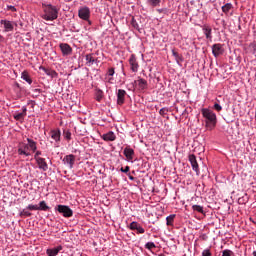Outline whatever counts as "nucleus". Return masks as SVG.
Masks as SVG:
<instances>
[{"instance_id": "nucleus-17", "label": "nucleus", "mask_w": 256, "mask_h": 256, "mask_svg": "<svg viewBox=\"0 0 256 256\" xmlns=\"http://www.w3.org/2000/svg\"><path fill=\"white\" fill-rule=\"evenodd\" d=\"M59 251H63V246H58L56 248L47 249L46 255L48 256H57L59 255Z\"/></svg>"}, {"instance_id": "nucleus-10", "label": "nucleus", "mask_w": 256, "mask_h": 256, "mask_svg": "<svg viewBox=\"0 0 256 256\" xmlns=\"http://www.w3.org/2000/svg\"><path fill=\"white\" fill-rule=\"evenodd\" d=\"M62 54L65 55H71V53H73V48H71V46L67 43H61L59 45Z\"/></svg>"}, {"instance_id": "nucleus-24", "label": "nucleus", "mask_w": 256, "mask_h": 256, "mask_svg": "<svg viewBox=\"0 0 256 256\" xmlns=\"http://www.w3.org/2000/svg\"><path fill=\"white\" fill-rule=\"evenodd\" d=\"M147 5H149V7H159L161 5V0H146Z\"/></svg>"}, {"instance_id": "nucleus-18", "label": "nucleus", "mask_w": 256, "mask_h": 256, "mask_svg": "<svg viewBox=\"0 0 256 256\" xmlns=\"http://www.w3.org/2000/svg\"><path fill=\"white\" fill-rule=\"evenodd\" d=\"M27 116V107H22V112L15 114L14 115V119L16 121H23L25 119V117Z\"/></svg>"}, {"instance_id": "nucleus-8", "label": "nucleus", "mask_w": 256, "mask_h": 256, "mask_svg": "<svg viewBox=\"0 0 256 256\" xmlns=\"http://www.w3.org/2000/svg\"><path fill=\"white\" fill-rule=\"evenodd\" d=\"M129 63L131 71H133V73H137V71H139V63L137 62V58L135 57V55L130 56Z\"/></svg>"}, {"instance_id": "nucleus-7", "label": "nucleus", "mask_w": 256, "mask_h": 256, "mask_svg": "<svg viewBox=\"0 0 256 256\" xmlns=\"http://www.w3.org/2000/svg\"><path fill=\"white\" fill-rule=\"evenodd\" d=\"M0 24L4 26V33H9L15 29L13 22L9 20H1Z\"/></svg>"}, {"instance_id": "nucleus-9", "label": "nucleus", "mask_w": 256, "mask_h": 256, "mask_svg": "<svg viewBox=\"0 0 256 256\" xmlns=\"http://www.w3.org/2000/svg\"><path fill=\"white\" fill-rule=\"evenodd\" d=\"M224 52H225V50L223 49V45L214 44L212 46V53H213L214 57H219L220 55H223Z\"/></svg>"}, {"instance_id": "nucleus-51", "label": "nucleus", "mask_w": 256, "mask_h": 256, "mask_svg": "<svg viewBox=\"0 0 256 256\" xmlns=\"http://www.w3.org/2000/svg\"><path fill=\"white\" fill-rule=\"evenodd\" d=\"M130 179L133 180L134 178L132 176H130Z\"/></svg>"}, {"instance_id": "nucleus-19", "label": "nucleus", "mask_w": 256, "mask_h": 256, "mask_svg": "<svg viewBox=\"0 0 256 256\" xmlns=\"http://www.w3.org/2000/svg\"><path fill=\"white\" fill-rule=\"evenodd\" d=\"M40 70L44 71V73H46V75H48L49 77H52L53 79H55L58 75L55 70H51V69L45 68L43 66H40Z\"/></svg>"}, {"instance_id": "nucleus-35", "label": "nucleus", "mask_w": 256, "mask_h": 256, "mask_svg": "<svg viewBox=\"0 0 256 256\" xmlns=\"http://www.w3.org/2000/svg\"><path fill=\"white\" fill-rule=\"evenodd\" d=\"M26 209H28L29 211H39V206L30 204L27 206Z\"/></svg>"}, {"instance_id": "nucleus-27", "label": "nucleus", "mask_w": 256, "mask_h": 256, "mask_svg": "<svg viewBox=\"0 0 256 256\" xmlns=\"http://www.w3.org/2000/svg\"><path fill=\"white\" fill-rule=\"evenodd\" d=\"M38 211H49V206L45 201H41L38 206Z\"/></svg>"}, {"instance_id": "nucleus-37", "label": "nucleus", "mask_w": 256, "mask_h": 256, "mask_svg": "<svg viewBox=\"0 0 256 256\" xmlns=\"http://www.w3.org/2000/svg\"><path fill=\"white\" fill-rule=\"evenodd\" d=\"M137 227H139V223L138 222H131L129 228L131 229V231H135L137 229Z\"/></svg>"}, {"instance_id": "nucleus-39", "label": "nucleus", "mask_w": 256, "mask_h": 256, "mask_svg": "<svg viewBox=\"0 0 256 256\" xmlns=\"http://www.w3.org/2000/svg\"><path fill=\"white\" fill-rule=\"evenodd\" d=\"M135 231H137V233L143 234L145 233V228L141 227V224H139Z\"/></svg>"}, {"instance_id": "nucleus-5", "label": "nucleus", "mask_w": 256, "mask_h": 256, "mask_svg": "<svg viewBox=\"0 0 256 256\" xmlns=\"http://www.w3.org/2000/svg\"><path fill=\"white\" fill-rule=\"evenodd\" d=\"M78 16L80 17V19L88 21L89 17H91V10L87 6L82 7L78 11Z\"/></svg>"}, {"instance_id": "nucleus-12", "label": "nucleus", "mask_w": 256, "mask_h": 256, "mask_svg": "<svg viewBox=\"0 0 256 256\" xmlns=\"http://www.w3.org/2000/svg\"><path fill=\"white\" fill-rule=\"evenodd\" d=\"M125 95L127 92L123 89H119L117 92V105H123L125 103Z\"/></svg>"}, {"instance_id": "nucleus-16", "label": "nucleus", "mask_w": 256, "mask_h": 256, "mask_svg": "<svg viewBox=\"0 0 256 256\" xmlns=\"http://www.w3.org/2000/svg\"><path fill=\"white\" fill-rule=\"evenodd\" d=\"M36 163L39 169H42V171H47V169H49V166L47 165L45 158H37Z\"/></svg>"}, {"instance_id": "nucleus-13", "label": "nucleus", "mask_w": 256, "mask_h": 256, "mask_svg": "<svg viewBox=\"0 0 256 256\" xmlns=\"http://www.w3.org/2000/svg\"><path fill=\"white\" fill-rule=\"evenodd\" d=\"M63 161L66 165L70 167V169H73V165H75V155L73 154L66 155Z\"/></svg>"}, {"instance_id": "nucleus-33", "label": "nucleus", "mask_w": 256, "mask_h": 256, "mask_svg": "<svg viewBox=\"0 0 256 256\" xmlns=\"http://www.w3.org/2000/svg\"><path fill=\"white\" fill-rule=\"evenodd\" d=\"M19 215L21 216V217H31V212H29V211H27V208L26 209H23L20 213H19Z\"/></svg>"}, {"instance_id": "nucleus-49", "label": "nucleus", "mask_w": 256, "mask_h": 256, "mask_svg": "<svg viewBox=\"0 0 256 256\" xmlns=\"http://www.w3.org/2000/svg\"><path fill=\"white\" fill-rule=\"evenodd\" d=\"M3 41H5V38L0 34V43H3Z\"/></svg>"}, {"instance_id": "nucleus-21", "label": "nucleus", "mask_w": 256, "mask_h": 256, "mask_svg": "<svg viewBox=\"0 0 256 256\" xmlns=\"http://www.w3.org/2000/svg\"><path fill=\"white\" fill-rule=\"evenodd\" d=\"M28 142V148L32 153H35L37 151V142H35L33 139L27 138Z\"/></svg>"}, {"instance_id": "nucleus-34", "label": "nucleus", "mask_w": 256, "mask_h": 256, "mask_svg": "<svg viewBox=\"0 0 256 256\" xmlns=\"http://www.w3.org/2000/svg\"><path fill=\"white\" fill-rule=\"evenodd\" d=\"M167 113H169V108H167V107L161 108L159 111V115H161L162 117H165V115H167Z\"/></svg>"}, {"instance_id": "nucleus-29", "label": "nucleus", "mask_w": 256, "mask_h": 256, "mask_svg": "<svg viewBox=\"0 0 256 256\" xmlns=\"http://www.w3.org/2000/svg\"><path fill=\"white\" fill-rule=\"evenodd\" d=\"M86 61H87V64L89 65V67H91V65H93V63H95V58L93 57V54H87Z\"/></svg>"}, {"instance_id": "nucleus-25", "label": "nucleus", "mask_w": 256, "mask_h": 256, "mask_svg": "<svg viewBox=\"0 0 256 256\" xmlns=\"http://www.w3.org/2000/svg\"><path fill=\"white\" fill-rule=\"evenodd\" d=\"M103 97H104L103 90L97 89L96 92H95L96 101L101 102L103 100Z\"/></svg>"}, {"instance_id": "nucleus-43", "label": "nucleus", "mask_w": 256, "mask_h": 256, "mask_svg": "<svg viewBox=\"0 0 256 256\" xmlns=\"http://www.w3.org/2000/svg\"><path fill=\"white\" fill-rule=\"evenodd\" d=\"M108 75H109V77H113V75H115V69L114 68H110L108 70Z\"/></svg>"}, {"instance_id": "nucleus-45", "label": "nucleus", "mask_w": 256, "mask_h": 256, "mask_svg": "<svg viewBox=\"0 0 256 256\" xmlns=\"http://www.w3.org/2000/svg\"><path fill=\"white\" fill-rule=\"evenodd\" d=\"M39 155H41V151H36V153H35V155H34L35 161H36L37 159H41V157H39Z\"/></svg>"}, {"instance_id": "nucleus-6", "label": "nucleus", "mask_w": 256, "mask_h": 256, "mask_svg": "<svg viewBox=\"0 0 256 256\" xmlns=\"http://www.w3.org/2000/svg\"><path fill=\"white\" fill-rule=\"evenodd\" d=\"M188 159L189 162L191 163L193 171H195L197 175H199V163H197V157L194 154H190Z\"/></svg>"}, {"instance_id": "nucleus-42", "label": "nucleus", "mask_w": 256, "mask_h": 256, "mask_svg": "<svg viewBox=\"0 0 256 256\" xmlns=\"http://www.w3.org/2000/svg\"><path fill=\"white\" fill-rule=\"evenodd\" d=\"M202 256H211V251L209 249L203 250Z\"/></svg>"}, {"instance_id": "nucleus-15", "label": "nucleus", "mask_w": 256, "mask_h": 256, "mask_svg": "<svg viewBox=\"0 0 256 256\" xmlns=\"http://www.w3.org/2000/svg\"><path fill=\"white\" fill-rule=\"evenodd\" d=\"M124 155L128 161H133V157L135 156V150H133V148L126 147L124 149Z\"/></svg>"}, {"instance_id": "nucleus-38", "label": "nucleus", "mask_w": 256, "mask_h": 256, "mask_svg": "<svg viewBox=\"0 0 256 256\" xmlns=\"http://www.w3.org/2000/svg\"><path fill=\"white\" fill-rule=\"evenodd\" d=\"M131 25L134 29L139 30V24L137 23V20H135V18H132Z\"/></svg>"}, {"instance_id": "nucleus-44", "label": "nucleus", "mask_w": 256, "mask_h": 256, "mask_svg": "<svg viewBox=\"0 0 256 256\" xmlns=\"http://www.w3.org/2000/svg\"><path fill=\"white\" fill-rule=\"evenodd\" d=\"M130 169H131V168H130L129 166H126L125 168H121L120 171H121L122 173H129Z\"/></svg>"}, {"instance_id": "nucleus-46", "label": "nucleus", "mask_w": 256, "mask_h": 256, "mask_svg": "<svg viewBox=\"0 0 256 256\" xmlns=\"http://www.w3.org/2000/svg\"><path fill=\"white\" fill-rule=\"evenodd\" d=\"M156 11H157V13H167V9L166 8L157 9Z\"/></svg>"}, {"instance_id": "nucleus-47", "label": "nucleus", "mask_w": 256, "mask_h": 256, "mask_svg": "<svg viewBox=\"0 0 256 256\" xmlns=\"http://www.w3.org/2000/svg\"><path fill=\"white\" fill-rule=\"evenodd\" d=\"M33 93L37 96L39 93H41V89H34Z\"/></svg>"}, {"instance_id": "nucleus-20", "label": "nucleus", "mask_w": 256, "mask_h": 256, "mask_svg": "<svg viewBox=\"0 0 256 256\" xmlns=\"http://www.w3.org/2000/svg\"><path fill=\"white\" fill-rule=\"evenodd\" d=\"M102 139L104 141H115V139H117V136H115L114 132L110 131V132H108L106 134H103L102 135Z\"/></svg>"}, {"instance_id": "nucleus-23", "label": "nucleus", "mask_w": 256, "mask_h": 256, "mask_svg": "<svg viewBox=\"0 0 256 256\" xmlns=\"http://www.w3.org/2000/svg\"><path fill=\"white\" fill-rule=\"evenodd\" d=\"M21 78L24 81H26V83H28L29 85H31V83H33V80L31 79V76H29V72H27V71L22 72Z\"/></svg>"}, {"instance_id": "nucleus-41", "label": "nucleus", "mask_w": 256, "mask_h": 256, "mask_svg": "<svg viewBox=\"0 0 256 256\" xmlns=\"http://www.w3.org/2000/svg\"><path fill=\"white\" fill-rule=\"evenodd\" d=\"M214 109H215V111H222L223 107H221V106L219 105V103H215V104H214Z\"/></svg>"}, {"instance_id": "nucleus-48", "label": "nucleus", "mask_w": 256, "mask_h": 256, "mask_svg": "<svg viewBox=\"0 0 256 256\" xmlns=\"http://www.w3.org/2000/svg\"><path fill=\"white\" fill-rule=\"evenodd\" d=\"M9 9H11L12 11H17V9L15 8V6H8Z\"/></svg>"}, {"instance_id": "nucleus-40", "label": "nucleus", "mask_w": 256, "mask_h": 256, "mask_svg": "<svg viewBox=\"0 0 256 256\" xmlns=\"http://www.w3.org/2000/svg\"><path fill=\"white\" fill-rule=\"evenodd\" d=\"M231 255H233V251L231 250L226 249L222 252V256H231Z\"/></svg>"}, {"instance_id": "nucleus-30", "label": "nucleus", "mask_w": 256, "mask_h": 256, "mask_svg": "<svg viewBox=\"0 0 256 256\" xmlns=\"http://www.w3.org/2000/svg\"><path fill=\"white\" fill-rule=\"evenodd\" d=\"M173 221H175V214H172L166 218V225H173Z\"/></svg>"}, {"instance_id": "nucleus-26", "label": "nucleus", "mask_w": 256, "mask_h": 256, "mask_svg": "<svg viewBox=\"0 0 256 256\" xmlns=\"http://www.w3.org/2000/svg\"><path fill=\"white\" fill-rule=\"evenodd\" d=\"M233 9V4L227 3L224 6H222V12L227 15L231 10Z\"/></svg>"}, {"instance_id": "nucleus-2", "label": "nucleus", "mask_w": 256, "mask_h": 256, "mask_svg": "<svg viewBox=\"0 0 256 256\" xmlns=\"http://www.w3.org/2000/svg\"><path fill=\"white\" fill-rule=\"evenodd\" d=\"M43 14H42V19L45 21H55L59 17V11L57 10V7L51 5V4H46L43 5Z\"/></svg>"}, {"instance_id": "nucleus-50", "label": "nucleus", "mask_w": 256, "mask_h": 256, "mask_svg": "<svg viewBox=\"0 0 256 256\" xmlns=\"http://www.w3.org/2000/svg\"><path fill=\"white\" fill-rule=\"evenodd\" d=\"M253 256H256V251L253 252Z\"/></svg>"}, {"instance_id": "nucleus-14", "label": "nucleus", "mask_w": 256, "mask_h": 256, "mask_svg": "<svg viewBox=\"0 0 256 256\" xmlns=\"http://www.w3.org/2000/svg\"><path fill=\"white\" fill-rule=\"evenodd\" d=\"M50 137L51 139L56 141V143H59V141H61V130L59 129L51 130Z\"/></svg>"}, {"instance_id": "nucleus-31", "label": "nucleus", "mask_w": 256, "mask_h": 256, "mask_svg": "<svg viewBox=\"0 0 256 256\" xmlns=\"http://www.w3.org/2000/svg\"><path fill=\"white\" fill-rule=\"evenodd\" d=\"M193 211H196L197 213H205L203 210V206L201 205H193L192 206Z\"/></svg>"}, {"instance_id": "nucleus-32", "label": "nucleus", "mask_w": 256, "mask_h": 256, "mask_svg": "<svg viewBox=\"0 0 256 256\" xmlns=\"http://www.w3.org/2000/svg\"><path fill=\"white\" fill-rule=\"evenodd\" d=\"M64 138H66L67 141H71V131L65 129L63 130Z\"/></svg>"}, {"instance_id": "nucleus-28", "label": "nucleus", "mask_w": 256, "mask_h": 256, "mask_svg": "<svg viewBox=\"0 0 256 256\" xmlns=\"http://www.w3.org/2000/svg\"><path fill=\"white\" fill-rule=\"evenodd\" d=\"M172 55L175 57V61L178 63H181L183 61V57L177 53V51L172 50Z\"/></svg>"}, {"instance_id": "nucleus-22", "label": "nucleus", "mask_w": 256, "mask_h": 256, "mask_svg": "<svg viewBox=\"0 0 256 256\" xmlns=\"http://www.w3.org/2000/svg\"><path fill=\"white\" fill-rule=\"evenodd\" d=\"M203 33L206 35V39H209L210 41L213 39L212 29L209 26H204L203 27Z\"/></svg>"}, {"instance_id": "nucleus-3", "label": "nucleus", "mask_w": 256, "mask_h": 256, "mask_svg": "<svg viewBox=\"0 0 256 256\" xmlns=\"http://www.w3.org/2000/svg\"><path fill=\"white\" fill-rule=\"evenodd\" d=\"M56 210L58 211V213H60V215H63V217H66V218L73 217V210H71L69 206L58 205L56 207Z\"/></svg>"}, {"instance_id": "nucleus-36", "label": "nucleus", "mask_w": 256, "mask_h": 256, "mask_svg": "<svg viewBox=\"0 0 256 256\" xmlns=\"http://www.w3.org/2000/svg\"><path fill=\"white\" fill-rule=\"evenodd\" d=\"M155 243L154 242H147L146 244H145V248L146 249H149V251H151V249H155Z\"/></svg>"}, {"instance_id": "nucleus-1", "label": "nucleus", "mask_w": 256, "mask_h": 256, "mask_svg": "<svg viewBox=\"0 0 256 256\" xmlns=\"http://www.w3.org/2000/svg\"><path fill=\"white\" fill-rule=\"evenodd\" d=\"M201 113L205 121L206 129L213 131V128L217 127V114L209 108H202Z\"/></svg>"}, {"instance_id": "nucleus-11", "label": "nucleus", "mask_w": 256, "mask_h": 256, "mask_svg": "<svg viewBox=\"0 0 256 256\" xmlns=\"http://www.w3.org/2000/svg\"><path fill=\"white\" fill-rule=\"evenodd\" d=\"M134 85H136V87H138V89L140 91H145V89H147V80L143 79V78H139L138 80L134 81Z\"/></svg>"}, {"instance_id": "nucleus-4", "label": "nucleus", "mask_w": 256, "mask_h": 256, "mask_svg": "<svg viewBox=\"0 0 256 256\" xmlns=\"http://www.w3.org/2000/svg\"><path fill=\"white\" fill-rule=\"evenodd\" d=\"M18 155H24L25 157L31 156V152L29 149V144L26 143H19L18 145Z\"/></svg>"}]
</instances>
